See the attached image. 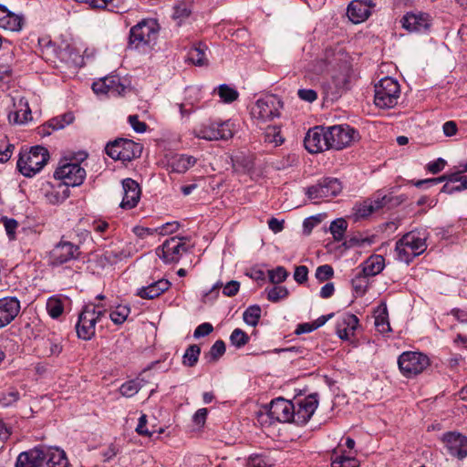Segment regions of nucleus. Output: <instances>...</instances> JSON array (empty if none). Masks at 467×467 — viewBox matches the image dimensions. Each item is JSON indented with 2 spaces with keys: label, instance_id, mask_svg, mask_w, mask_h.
<instances>
[{
  "label": "nucleus",
  "instance_id": "obj_1",
  "mask_svg": "<svg viewBox=\"0 0 467 467\" xmlns=\"http://www.w3.org/2000/svg\"><path fill=\"white\" fill-rule=\"evenodd\" d=\"M426 249V235L420 232L411 231L396 242V258L409 265L416 256L423 254Z\"/></svg>",
  "mask_w": 467,
  "mask_h": 467
},
{
  "label": "nucleus",
  "instance_id": "obj_2",
  "mask_svg": "<svg viewBox=\"0 0 467 467\" xmlns=\"http://www.w3.org/2000/svg\"><path fill=\"white\" fill-rule=\"evenodd\" d=\"M160 26L155 19H143L130 30L128 47L130 49H144L155 45Z\"/></svg>",
  "mask_w": 467,
  "mask_h": 467
},
{
  "label": "nucleus",
  "instance_id": "obj_3",
  "mask_svg": "<svg viewBox=\"0 0 467 467\" xmlns=\"http://www.w3.org/2000/svg\"><path fill=\"white\" fill-rule=\"evenodd\" d=\"M49 159L48 150L42 146H34L29 150L20 151L16 163L25 177H33L39 172Z\"/></svg>",
  "mask_w": 467,
  "mask_h": 467
},
{
  "label": "nucleus",
  "instance_id": "obj_4",
  "mask_svg": "<svg viewBox=\"0 0 467 467\" xmlns=\"http://www.w3.org/2000/svg\"><path fill=\"white\" fill-rule=\"evenodd\" d=\"M106 309L103 305L88 304L78 315L76 324L77 335L83 340H90L96 332V324L104 316Z\"/></svg>",
  "mask_w": 467,
  "mask_h": 467
},
{
  "label": "nucleus",
  "instance_id": "obj_5",
  "mask_svg": "<svg viewBox=\"0 0 467 467\" xmlns=\"http://www.w3.org/2000/svg\"><path fill=\"white\" fill-rule=\"evenodd\" d=\"M400 95V84L390 77L381 78L375 85L374 103L379 109H392L398 104Z\"/></svg>",
  "mask_w": 467,
  "mask_h": 467
},
{
  "label": "nucleus",
  "instance_id": "obj_6",
  "mask_svg": "<svg viewBox=\"0 0 467 467\" xmlns=\"http://www.w3.org/2000/svg\"><path fill=\"white\" fill-rule=\"evenodd\" d=\"M105 151L113 160L130 161L141 155L142 146L131 140L119 138L108 142Z\"/></svg>",
  "mask_w": 467,
  "mask_h": 467
},
{
  "label": "nucleus",
  "instance_id": "obj_7",
  "mask_svg": "<svg viewBox=\"0 0 467 467\" xmlns=\"http://www.w3.org/2000/svg\"><path fill=\"white\" fill-rule=\"evenodd\" d=\"M329 150H340L359 139L358 130L347 124L327 127Z\"/></svg>",
  "mask_w": 467,
  "mask_h": 467
},
{
  "label": "nucleus",
  "instance_id": "obj_8",
  "mask_svg": "<svg viewBox=\"0 0 467 467\" xmlns=\"http://www.w3.org/2000/svg\"><path fill=\"white\" fill-rule=\"evenodd\" d=\"M283 108L281 99L276 95H266L259 99L251 109L254 119L266 122L280 116Z\"/></svg>",
  "mask_w": 467,
  "mask_h": 467
},
{
  "label": "nucleus",
  "instance_id": "obj_9",
  "mask_svg": "<svg viewBox=\"0 0 467 467\" xmlns=\"http://www.w3.org/2000/svg\"><path fill=\"white\" fill-rule=\"evenodd\" d=\"M398 365L400 372L407 378L420 374L429 365V358L416 351H406L400 355Z\"/></svg>",
  "mask_w": 467,
  "mask_h": 467
},
{
  "label": "nucleus",
  "instance_id": "obj_10",
  "mask_svg": "<svg viewBox=\"0 0 467 467\" xmlns=\"http://www.w3.org/2000/svg\"><path fill=\"white\" fill-rule=\"evenodd\" d=\"M86 171L77 162L61 161L54 172L55 179L60 180L63 186L76 187L83 183Z\"/></svg>",
  "mask_w": 467,
  "mask_h": 467
},
{
  "label": "nucleus",
  "instance_id": "obj_11",
  "mask_svg": "<svg viewBox=\"0 0 467 467\" xmlns=\"http://www.w3.org/2000/svg\"><path fill=\"white\" fill-rule=\"evenodd\" d=\"M231 123L229 121H208L193 130V134L205 140H228L233 137Z\"/></svg>",
  "mask_w": 467,
  "mask_h": 467
},
{
  "label": "nucleus",
  "instance_id": "obj_12",
  "mask_svg": "<svg viewBox=\"0 0 467 467\" xmlns=\"http://www.w3.org/2000/svg\"><path fill=\"white\" fill-rule=\"evenodd\" d=\"M341 191L342 184L338 179L327 177L318 181L317 184L308 187L306 190V195L316 203L319 200L335 197Z\"/></svg>",
  "mask_w": 467,
  "mask_h": 467
},
{
  "label": "nucleus",
  "instance_id": "obj_13",
  "mask_svg": "<svg viewBox=\"0 0 467 467\" xmlns=\"http://www.w3.org/2000/svg\"><path fill=\"white\" fill-rule=\"evenodd\" d=\"M186 240L187 237H171L156 249V254L165 264L178 263L182 254L188 252L183 242Z\"/></svg>",
  "mask_w": 467,
  "mask_h": 467
},
{
  "label": "nucleus",
  "instance_id": "obj_14",
  "mask_svg": "<svg viewBox=\"0 0 467 467\" xmlns=\"http://www.w3.org/2000/svg\"><path fill=\"white\" fill-rule=\"evenodd\" d=\"M400 24L410 33L427 34L432 26V18L425 12H407L401 17Z\"/></svg>",
  "mask_w": 467,
  "mask_h": 467
},
{
  "label": "nucleus",
  "instance_id": "obj_15",
  "mask_svg": "<svg viewBox=\"0 0 467 467\" xmlns=\"http://www.w3.org/2000/svg\"><path fill=\"white\" fill-rule=\"evenodd\" d=\"M79 247L66 240L57 243L49 253V264L52 266H59L78 258Z\"/></svg>",
  "mask_w": 467,
  "mask_h": 467
},
{
  "label": "nucleus",
  "instance_id": "obj_16",
  "mask_svg": "<svg viewBox=\"0 0 467 467\" xmlns=\"http://www.w3.org/2000/svg\"><path fill=\"white\" fill-rule=\"evenodd\" d=\"M304 144L310 153H318L329 150L327 127L316 126L306 134Z\"/></svg>",
  "mask_w": 467,
  "mask_h": 467
},
{
  "label": "nucleus",
  "instance_id": "obj_17",
  "mask_svg": "<svg viewBox=\"0 0 467 467\" xmlns=\"http://www.w3.org/2000/svg\"><path fill=\"white\" fill-rule=\"evenodd\" d=\"M318 406L317 394L313 393L294 404L295 417L292 422L297 425L306 424L312 417Z\"/></svg>",
  "mask_w": 467,
  "mask_h": 467
},
{
  "label": "nucleus",
  "instance_id": "obj_18",
  "mask_svg": "<svg viewBox=\"0 0 467 467\" xmlns=\"http://www.w3.org/2000/svg\"><path fill=\"white\" fill-rule=\"evenodd\" d=\"M267 414L271 420L278 422H292L294 414V403L284 398L273 400L267 410Z\"/></svg>",
  "mask_w": 467,
  "mask_h": 467
},
{
  "label": "nucleus",
  "instance_id": "obj_19",
  "mask_svg": "<svg viewBox=\"0 0 467 467\" xmlns=\"http://www.w3.org/2000/svg\"><path fill=\"white\" fill-rule=\"evenodd\" d=\"M375 6L372 0H352L347 8V16L353 24L366 21Z\"/></svg>",
  "mask_w": 467,
  "mask_h": 467
},
{
  "label": "nucleus",
  "instance_id": "obj_20",
  "mask_svg": "<svg viewBox=\"0 0 467 467\" xmlns=\"http://www.w3.org/2000/svg\"><path fill=\"white\" fill-rule=\"evenodd\" d=\"M442 441L447 452L459 459L467 456V437L456 432H448L443 435Z\"/></svg>",
  "mask_w": 467,
  "mask_h": 467
},
{
  "label": "nucleus",
  "instance_id": "obj_21",
  "mask_svg": "<svg viewBox=\"0 0 467 467\" xmlns=\"http://www.w3.org/2000/svg\"><path fill=\"white\" fill-rule=\"evenodd\" d=\"M123 198L120 207L126 210L134 208L140 199V188L137 182L130 178L122 181Z\"/></svg>",
  "mask_w": 467,
  "mask_h": 467
},
{
  "label": "nucleus",
  "instance_id": "obj_22",
  "mask_svg": "<svg viewBox=\"0 0 467 467\" xmlns=\"http://www.w3.org/2000/svg\"><path fill=\"white\" fill-rule=\"evenodd\" d=\"M20 302L16 297L0 299V328L9 325L19 314Z\"/></svg>",
  "mask_w": 467,
  "mask_h": 467
},
{
  "label": "nucleus",
  "instance_id": "obj_23",
  "mask_svg": "<svg viewBox=\"0 0 467 467\" xmlns=\"http://www.w3.org/2000/svg\"><path fill=\"white\" fill-rule=\"evenodd\" d=\"M350 78V66L347 61H344L339 66V70L334 73L331 77V93L335 96H339L342 92L349 88Z\"/></svg>",
  "mask_w": 467,
  "mask_h": 467
},
{
  "label": "nucleus",
  "instance_id": "obj_24",
  "mask_svg": "<svg viewBox=\"0 0 467 467\" xmlns=\"http://www.w3.org/2000/svg\"><path fill=\"white\" fill-rule=\"evenodd\" d=\"M14 109L8 113V121L11 124H24L31 119V109L28 101L24 97L15 98Z\"/></svg>",
  "mask_w": 467,
  "mask_h": 467
},
{
  "label": "nucleus",
  "instance_id": "obj_25",
  "mask_svg": "<svg viewBox=\"0 0 467 467\" xmlns=\"http://www.w3.org/2000/svg\"><path fill=\"white\" fill-rule=\"evenodd\" d=\"M358 325V318L353 314H344L337 322V335L344 340L354 335Z\"/></svg>",
  "mask_w": 467,
  "mask_h": 467
},
{
  "label": "nucleus",
  "instance_id": "obj_26",
  "mask_svg": "<svg viewBox=\"0 0 467 467\" xmlns=\"http://www.w3.org/2000/svg\"><path fill=\"white\" fill-rule=\"evenodd\" d=\"M44 455L43 447H36L21 452L17 457L16 467H42Z\"/></svg>",
  "mask_w": 467,
  "mask_h": 467
},
{
  "label": "nucleus",
  "instance_id": "obj_27",
  "mask_svg": "<svg viewBox=\"0 0 467 467\" xmlns=\"http://www.w3.org/2000/svg\"><path fill=\"white\" fill-rule=\"evenodd\" d=\"M196 161L197 160L193 156L174 154L169 158L167 167L171 172L184 173L191 167L194 166Z\"/></svg>",
  "mask_w": 467,
  "mask_h": 467
},
{
  "label": "nucleus",
  "instance_id": "obj_28",
  "mask_svg": "<svg viewBox=\"0 0 467 467\" xmlns=\"http://www.w3.org/2000/svg\"><path fill=\"white\" fill-rule=\"evenodd\" d=\"M170 286L171 282L162 278L138 289L136 295L143 299H154L167 291Z\"/></svg>",
  "mask_w": 467,
  "mask_h": 467
},
{
  "label": "nucleus",
  "instance_id": "obj_29",
  "mask_svg": "<svg viewBox=\"0 0 467 467\" xmlns=\"http://www.w3.org/2000/svg\"><path fill=\"white\" fill-rule=\"evenodd\" d=\"M42 467H68V460L63 450L58 448H44Z\"/></svg>",
  "mask_w": 467,
  "mask_h": 467
},
{
  "label": "nucleus",
  "instance_id": "obj_30",
  "mask_svg": "<svg viewBox=\"0 0 467 467\" xmlns=\"http://www.w3.org/2000/svg\"><path fill=\"white\" fill-rule=\"evenodd\" d=\"M384 257L381 255H371L363 264L361 273L366 276H374L379 274L385 265Z\"/></svg>",
  "mask_w": 467,
  "mask_h": 467
},
{
  "label": "nucleus",
  "instance_id": "obj_31",
  "mask_svg": "<svg viewBox=\"0 0 467 467\" xmlns=\"http://www.w3.org/2000/svg\"><path fill=\"white\" fill-rule=\"evenodd\" d=\"M70 191L67 187L59 183L57 187H52L45 193L47 201L51 204H57L69 197Z\"/></svg>",
  "mask_w": 467,
  "mask_h": 467
},
{
  "label": "nucleus",
  "instance_id": "obj_32",
  "mask_svg": "<svg viewBox=\"0 0 467 467\" xmlns=\"http://www.w3.org/2000/svg\"><path fill=\"white\" fill-rule=\"evenodd\" d=\"M106 88H108L109 95L120 96L123 95L128 88L119 76H109L104 78Z\"/></svg>",
  "mask_w": 467,
  "mask_h": 467
},
{
  "label": "nucleus",
  "instance_id": "obj_33",
  "mask_svg": "<svg viewBox=\"0 0 467 467\" xmlns=\"http://www.w3.org/2000/svg\"><path fill=\"white\" fill-rule=\"evenodd\" d=\"M205 49V46L202 44L192 47L188 52V60L199 67L206 65L207 58Z\"/></svg>",
  "mask_w": 467,
  "mask_h": 467
},
{
  "label": "nucleus",
  "instance_id": "obj_34",
  "mask_svg": "<svg viewBox=\"0 0 467 467\" xmlns=\"http://www.w3.org/2000/svg\"><path fill=\"white\" fill-rule=\"evenodd\" d=\"M201 354V348L198 345H190L182 356V364L186 367H194Z\"/></svg>",
  "mask_w": 467,
  "mask_h": 467
},
{
  "label": "nucleus",
  "instance_id": "obj_35",
  "mask_svg": "<svg viewBox=\"0 0 467 467\" xmlns=\"http://www.w3.org/2000/svg\"><path fill=\"white\" fill-rule=\"evenodd\" d=\"M75 119L72 112H67L63 115L55 117L47 122V127L53 130H62L66 126L71 124Z\"/></svg>",
  "mask_w": 467,
  "mask_h": 467
},
{
  "label": "nucleus",
  "instance_id": "obj_36",
  "mask_svg": "<svg viewBox=\"0 0 467 467\" xmlns=\"http://www.w3.org/2000/svg\"><path fill=\"white\" fill-rule=\"evenodd\" d=\"M353 290L357 296H363L368 288V276L358 271L351 280Z\"/></svg>",
  "mask_w": 467,
  "mask_h": 467
},
{
  "label": "nucleus",
  "instance_id": "obj_37",
  "mask_svg": "<svg viewBox=\"0 0 467 467\" xmlns=\"http://www.w3.org/2000/svg\"><path fill=\"white\" fill-rule=\"evenodd\" d=\"M44 353L47 356H58L62 351L59 338L55 336L49 337L43 341Z\"/></svg>",
  "mask_w": 467,
  "mask_h": 467
},
{
  "label": "nucleus",
  "instance_id": "obj_38",
  "mask_svg": "<svg viewBox=\"0 0 467 467\" xmlns=\"http://www.w3.org/2000/svg\"><path fill=\"white\" fill-rule=\"evenodd\" d=\"M347 228V221L343 218H337L331 223L329 230L335 241L339 242L343 240Z\"/></svg>",
  "mask_w": 467,
  "mask_h": 467
},
{
  "label": "nucleus",
  "instance_id": "obj_39",
  "mask_svg": "<svg viewBox=\"0 0 467 467\" xmlns=\"http://www.w3.org/2000/svg\"><path fill=\"white\" fill-rule=\"evenodd\" d=\"M261 307L258 305L250 306L243 314L244 321L252 327H255L261 317Z\"/></svg>",
  "mask_w": 467,
  "mask_h": 467
},
{
  "label": "nucleus",
  "instance_id": "obj_40",
  "mask_svg": "<svg viewBox=\"0 0 467 467\" xmlns=\"http://www.w3.org/2000/svg\"><path fill=\"white\" fill-rule=\"evenodd\" d=\"M130 313V306L119 305L110 312L109 317L114 324L121 325L127 320Z\"/></svg>",
  "mask_w": 467,
  "mask_h": 467
},
{
  "label": "nucleus",
  "instance_id": "obj_41",
  "mask_svg": "<svg viewBox=\"0 0 467 467\" xmlns=\"http://www.w3.org/2000/svg\"><path fill=\"white\" fill-rule=\"evenodd\" d=\"M22 26L23 17L15 13H12L11 11L9 13V16H6L5 21L0 26V27H3L10 31H19L22 29Z\"/></svg>",
  "mask_w": 467,
  "mask_h": 467
},
{
  "label": "nucleus",
  "instance_id": "obj_42",
  "mask_svg": "<svg viewBox=\"0 0 467 467\" xmlns=\"http://www.w3.org/2000/svg\"><path fill=\"white\" fill-rule=\"evenodd\" d=\"M375 327L381 334L390 331V326L388 320V311L385 305H383V308L375 317Z\"/></svg>",
  "mask_w": 467,
  "mask_h": 467
},
{
  "label": "nucleus",
  "instance_id": "obj_43",
  "mask_svg": "<svg viewBox=\"0 0 467 467\" xmlns=\"http://www.w3.org/2000/svg\"><path fill=\"white\" fill-rule=\"evenodd\" d=\"M225 343L221 339L216 340L204 358L209 362H215L225 353Z\"/></svg>",
  "mask_w": 467,
  "mask_h": 467
},
{
  "label": "nucleus",
  "instance_id": "obj_44",
  "mask_svg": "<svg viewBox=\"0 0 467 467\" xmlns=\"http://www.w3.org/2000/svg\"><path fill=\"white\" fill-rule=\"evenodd\" d=\"M47 310L52 318H57L62 315L64 311L63 302L61 299L52 296L47 299Z\"/></svg>",
  "mask_w": 467,
  "mask_h": 467
},
{
  "label": "nucleus",
  "instance_id": "obj_45",
  "mask_svg": "<svg viewBox=\"0 0 467 467\" xmlns=\"http://www.w3.org/2000/svg\"><path fill=\"white\" fill-rule=\"evenodd\" d=\"M374 206L375 211L384 208L391 203L393 196L387 194L383 191H379L372 199H369Z\"/></svg>",
  "mask_w": 467,
  "mask_h": 467
},
{
  "label": "nucleus",
  "instance_id": "obj_46",
  "mask_svg": "<svg viewBox=\"0 0 467 467\" xmlns=\"http://www.w3.org/2000/svg\"><path fill=\"white\" fill-rule=\"evenodd\" d=\"M265 291L267 293V299L274 303L286 298L289 294L287 288L281 285H275L270 289H265Z\"/></svg>",
  "mask_w": 467,
  "mask_h": 467
},
{
  "label": "nucleus",
  "instance_id": "obj_47",
  "mask_svg": "<svg viewBox=\"0 0 467 467\" xmlns=\"http://www.w3.org/2000/svg\"><path fill=\"white\" fill-rule=\"evenodd\" d=\"M284 139L280 135V130L275 126L267 127L265 133V142L269 144H274V146H278L282 144Z\"/></svg>",
  "mask_w": 467,
  "mask_h": 467
},
{
  "label": "nucleus",
  "instance_id": "obj_48",
  "mask_svg": "<svg viewBox=\"0 0 467 467\" xmlns=\"http://www.w3.org/2000/svg\"><path fill=\"white\" fill-rule=\"evenodd\" d=\"M218 94L220 98L223 99L225 103H231L234 102L238 99V92L236 89L230 88L226 84L220 85L218 88Z\"/></svg>",
  "mask_w": 467,
  "mask_h": 467
},
{
  "label": "nucleus",
  "instance_id": "obj_49",
  "mask_svg": "<svg viewBox=\"0 0 467 467\" xmlns=\"http://www.w3.org/2000/svg\"><path fill=\"white\" fill-rule=\"evenodd\" d=\"M230 341L233 346L241 348L248 343L249 337L241 328H235L230 336Z\"/></svg>",
  "mask_w": 467,
  "mask_h": 467
},
{
  "label": "nucleus",
  "instance_id": "obj_50",
  "mask_svg": "<svg viewBox=\"0 0 467 467\" xmlns=\"http://www.w3.org/2000/svg\"><path fill=\"white\" fill-rule=\"evenodd\" d=\"M20 399L18 390L15 388H10L6 392L0 393V405L8 407L15 404Z\"/></svg>",
  "mask_w": 467,
  "mask_h": 467
},
{
  "label": "nucleus",
  "instance_id": "obj_51",
  "mask_svg": "<svg viewBox=\"0 0 467 467\" xmlns=\"http://www.w3.org/2000/svg\"><path fill=\"white\" fill-rule=\"evenodd\" d=\"M331 467H359V462L355 457L339 455L332 458Z\"/></svg>",
  "mask_w": 467,
  "mask_h": 467
},
{
  "label": "nucleus",
  "instance_id": "obj_52",
  "mask_svg": "<svg viewBox=\"0 0 467 467\" xmlns=\"http://www.w3.org/2000/svg\"><path fill=\"white\" fill-rule=\"evenodd\" d=\"M192 14V9L187 3H180L174 6L172 18L179 20L178 25L185 18H188Z\"/></svg>",
  "mask_w": 467,
  "mask_h": 467
},
{
  "label": "nucleus",
  "instance_id": "obj_53",
  "mask_svg": "<svg viewBox=\"0 0 467 467\" xmlns=\"http://www.w3.org/2000/svg\"><path fill=\"white\" fill-rule=\"evenodd\" d=\"M375 212L371 201L366 200L355 206V215L357 218H365Z\"/></svg>",
  "mask_w": 467,
  "mask_h": 467
},
{
  "label": "nucleus",
  "instance_id": "obj_54",
  "mask_svg": "<svg viewBox=\"0 0 467 467\" xmlns=\"http://www.w3.org/2000/svg\"><path fill=\"white\" fill-rule=\"evenodd\" d=\"M288 276V272L283 266H277L268 271L269 281L273 284H280Z\"/></svg>",
  "mask_w": 467,
  "mask_h": 467
},
{
  "label": "nucleus",
  "instance_id": "obj_55",
  "mask_svg": "<svg viewBox=\"0 0 467 467\" xmlns=\"http://www.w3.org/2000/svg\"><path fill=\"white\" fill-rule=\"evenodd\" d=\"M140 389V382H138L137 380H130V381L123 383L120 386L119 391L122 396L130 398V397L134 396L136 393H138Z\"/></svg>",
  "mask_w": 467,
  "mask_h": 467
},
{
  "label": "nucleus",
  "instance_id": "obj_56",
  "mask_svg": "<svg viewBox=\"0 0 467 467\" xmlns=\"http://www.w3.org/2000/svg\"><path fill=\"white\" fill-rule=\"evenodd\" d=\"M104 260L109 265H115L126 257L123 250L108 249L103 253Z\"/></svg>",
  "mask_w": 467,
  "mask_h": 467
},
{
  "label": "nucleus",
  "instance_id": "obj_57",
  "mask_svg": "<svg viewBox=\"0 0 467 467\" xmlns=\"http://www.w3.org/2000/svg\"><path fill=\"white\" fill-rule=\"evenodd\" d=\"M120 451L119 446L115 443H110L107 447L100 450V456L104 462H110Z\"/></svg>",
  "mask_w": 467,
  "mask_h": 467
},
{
  "label": "nucleus",
  "instance_id": "obj_58",
  "mask_svg": "<svg viewBox=\"0 0 467 467\" xmlns=\"http://www.w3.org/2000/svg\"><path fill=\"white\" fill-rule=\"evenodd\" d=\"M0 222H3L6 234L9 239L16 238V230L18 227V223L16 220L7 217H1Z\"/></svg>",
  "mask_w": 467,
  "mask_h": 467
},
{
  "label": "nucleus",
  "instance_id": "obj_59",
  "mask_svg": "<svg viewBox=\"0 0 467 467\" xmlns=\"http://www.w3.org/2000/svg\"><path fill=\"white\" fill-rule=\"evenodd\" d=\"M334 275V270L329 265H323L317 268L316 277L320 282H324L331 278Z\"/></svg>",
  "mask_w": 467,
  "mask_h": 467
},
{
  "label": "nucleus",
  "instance_id": "obj_60",
  "mask_svg": "<svg viewBox=\"0 0 467 467\" xmlns=\"http://www.w3.org/2000/svg\"><path fill=\"white\" fill-rule=\"evenodd\" d=\"M213 325L211 323L205 322V323L199 325L195 328V330L193 332V337L195 338L206 337L209 334H211L213 332Z\"/></svg>",
  "mask_w": 467,
  "mask_h": 467
},
{
  "label": "nucleus",
  "instance_id": "obj_61",
  "mask_svg": "<svg viewBox=\"0 0 467 467\" xmlns=\"http://www.w3.org/2000/svg\"><path fill=\"white\" fill-rule=\"evenodd\" d=\"M179 226L180 224L178 222H169L156 228V231L161 235L171 234L179 229Z\"/></svg>",
  "mask_w": 467,
  "mask_h": 467
},
{
  "label": "nucleus",
  "instance_id": "obj_62",
  "mask_svg": "<svg viewBox=\"0 0 467 467\" xmlns=\"http://www.w3.org/2000/svg\"><path fill=\"white\" fill-rule=\"evenodd\" d=\"M239 289L240 283L238 281L232 280L223 287V294L226 296H234L238 293Z\"/></svg>",
  "mask_w": 467,
  "mask_h": 467
},
{
  "label": "nucleus",
  "instance_id": "obj_63",
  "mask_svg": "<svg viewBox=\"0 0 467 467\" xmlns=\"http://www.w3.org/2000/svg\"><path fill=\"white\" fill-rule=\"evenodd\" d=\"M446 161L442 158H438L436 161L427 164V170L432 174H437L444 169Z\"/></svg>",
  "mask_w": 467,
  "mask_h": 467
},
{
  "label": "nucleus",
  "instance_id": "obj_64",
  "mask_svg": "<svg viewBox=\"0 0 467 467\" xmlns=\"http://www.w3.org/2000/svg\"><path fill=\"white\" fill-rule=\"evenodd\" d=\"M308 269L306 265L296 266L294 272V279L298 284H303L307 280Z\"/></svg>",
  "mask_w": 467,
  "mask_h": 467
}]
</instances>
